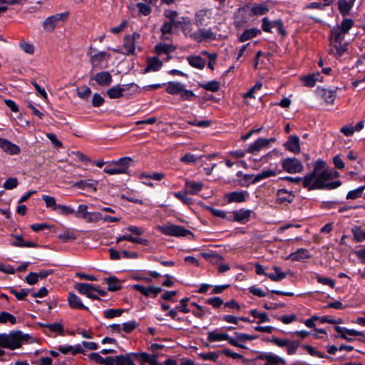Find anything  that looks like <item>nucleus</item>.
Here are the masks:
<instances>
[{"mask_svg": "<svg viewBox=\"0 0 365 365\" xmlns=\"http://www.w3.org/2000/svg\"><path fill=\"white\" fill-rule=\"evenodd\" d=\"M31 336L21 331H11L9 334H0V347L15 350L21 346L23 342H29Z\"/></svg>", "mask_w": 365, "mask_h": 365, "instance_id": "1", "label": "nucleus"}, {"mask_svg": "<svg viewBox=\"0 0 365 365\" xmlns=\"http://www.w3.org/2000/svg\"><path fill=\"white\" fill-rule=\"evenodd\" d=\"M342 182L339 180L330 182H324L319 178L317 176V173L311 172L306 175L302 181V186L307 188L308 190H331L336 189L341 186Z\"/></svg>", "mask_w": 365, "mask_h": 365, "instance_id": "2", "label": "nucleus"}, {"mask_svg": "<svg viewBox=\"0 0 365 365\" xmlns=\"http://www.w3.org/2000/svg\"><path fill=\"white\" fill-rule=\"evenodd\" d=\"M161 233L177 237H187L189 240H193L195 235L189 230L181 225L166 224L161 226Z\"/></svg>", "mask_w": 365, "mask_h": 365, "instance_id": "3", "label": "nucleus"}, {"mask_svg": "<svg viewBox=\"0 0 365 365\" xmlns=\"http://www.w3.org/2000/svg\"><path fill=\"white\" fill-rule=\"evenodd\" d=\"M163 15L169 21L164 22L161 26V40L164 38L165 34H170L172 31L173 27L178 28L182 24V21L177 20L178 13L176 11L165 9Z\"/></svg>", "mask_w": 365, "mask_h": 365, "instance_id": "4", "label": "nucleus"}, {"mask_svg": "<svg viewBox=\"0 0 365 365\" xmlns=\"http://www.w3.org/2000/svg\"><path fill=\"white\" fill-rule=\"evenodd\" d=\"M88 206L86 204H81L78 206L76 217L82 219L86 222H97L102 220L103 215L101 212H88Z\"/></svg>", "mask_w": 365, "mask_h": 365, "instance_id": "5", "label": "nucleus"}, {"mask_svg": "<svg viewBox=\"0 0 365 365\" xmlns=\"http://www.w3.org/2000/svg\"><path fill=\"white\" fill-rule=\"evenodd\" d=\"M226 340L228 343L234 346L247 349V346L241 343H238L237 340L230 336L227 333H217V331H212L207 334V341L210 342L220 341Z\"/></svg>", "mask_w": 365, "mask_h": 365, "instance_id": "6", "label": "nucleus"}, {"mask_svg": "<svg viewBox=\"0 0 365 365\" xmlns=\"http://www.w3.org/2000/svg\"><path fill=\"white\" fill-rule=\"evenodd\" d=\"M69 16V12L66 11L56 14L47 17L42 24L43 28L48 31H53L56 29L58 22L66 21Z\"/></svg>", "mask_w": 365, "mask_h": 365, "instance_id": "7", "label": "nucleus"}, {"mask_svg": "<svg viewBox=\"0 0 365 365\" xmlns=\"http://www.w3.org/2000/svg\"><path fill=\"white\" fill-rule=\"evenodd\" d=\"M276 28L278 33L282 36H286L287 32L284 27V24L282 19H276L274 21H269L267 17H264L262 19V29L264 32L272 33V29Z\"/></svg>", "mask_w": 365, "mask_h": 365, "instance_id": "8", "label": "nucleus"}, {"mask_svg": "<svg viewBox=\"0 0 365 365\" xmlns=\"http://www.w3.org/2000/svg\"><path fill=\"white\" fill-rule=\"evenodd\" d=\"M256 214L252 210L241 208L230 212V222H237L240 224H246L250 220L252 216L255 217Z\"/></svg>", "mask_w": 365, "mask_h": 365, "instance_id": "9", "label": "nucleus"}, {"mask_svg": "<svg viewBox=\"0 0 365 365\" xmlns=\"http://www.w3.org/2000/svg\"><path fill=\"white\" fill-rule=\"evenodd\" d=\"M283 170L289 173H301L303 170L302 163L296 158H287L281 162Z\"/></svg>", "mask_w": 365, "mask_h": 365, "instance_id": "10", "label": "nucleus"}, {"mask_svg": "<svg viewBox=\"0 0 365 365\" xmlns=\"http://www.w3.org/2000/svg\"><path fill=\"white\" fill-rule=\"evenodd\" d=\"M190 37L197 43L216 40V34L210 29H199L190 35Z\"/></svg>", "mask_w": 365, "mask_h": 365, "instance_id": "11", "label": "nucleus"}, {"mask_svg": "<svg viewBox=\"0 0 365 365\" xmlns=\"http://www.w3.org/2000/svg\"><path fill=\"white\" fill-rule=\"evenodd\" d=\"M295 197L293 191L287 190L285 188L279 189L276 193V203L279 205L292 203Z\"/></svg>", "mask_w": 365, "mask_h": 365, "instance_id": "12", "label": "nucleus"}, {"mask_svg": "<svg viewBox=\"0 0 365 365\" xmlns=\"http://www.w3.org/2000/svg\"><path fill=\"white\" fill-rule=\"evenodd\" d=\"M91 81H95L101 87L109 86L113 82L111 74L108 71H101L91 76Z\"/></svg>", "mask_w": 365, "mask_h": 365, "instance_id": "13", "label": "nucleus"}, {"mask_svg": "<svg viewBox=\"0 0 365 365\" xmlns=\"http://www.w3.org/2000/svg\"><path fill=\"white\" fill-rule=\"evenodd\" d=\"M336 91L337 88L330 90L322 87H317L316 89V93L327 103L333 104L336 96Z\"/></svg>", "mask_w": 365, "mask_h": 365, "instance_id": "14", "label": "nucleus"}, {"mask_svg": "<svg viewBox=\"0 0 365 365\" xmlns=\"http://www.w3.org/2000/svg\"><path fill=\"white\" fill-rule=\"evenodd\" d=\"M283 145L287 150L294 154L299 153L301 150L300 139L296 135H289L287 140L284 143Z\"/></svg>", "mask_w": 365, "mask_h": 365, "instance_id": "15", "label": "nucleus"}, {"mask_svg": "<svg viewBox=\"0 0 365 365\" xmlns=\"http://www.w3.org/2000/svg\"><path fill=\"white\" fill-rule=\"evenodd\" d=\"M140 35L138 34L134 33L133 35H126L123 39V48L125 49V53L123 54L125 55H131L134 54L135 46V38H139Z\"/></svg>", "mask_w": 365, "mask_h": 365, "instance_id": "16", "label": "nucleus"}, {"mask_svg": "<svg viewBox=\"0 0 365 365\" xmlns=\"http://www.w3.org/2000/svg\"><path fill=\"white\" fill-rule=\"evenodd\" d=\"M67 301L71 309L89 311V308L83 304L81 298L72 292L68 293Z\"/></svg>", "mask_w": 365, "mask_h": 365, "instance_id": "17", "label": "nucleus"}, {"mask_svg": "<svg viewBox=\"0 0 365 365\" xmlns=\"http://www.w3.org/2000/svg\"><path fill=\"white\" fill-rule=\"evenodd\" d=\"M247 192L245 190L233 191L225 194V197L228 203L243 202L247 200Z\"/></svg>", "mask_w": 365, "mask_h": 365, "instance_id": "18", "label": "nucleus"}, {"mask_svg": "<svg viewBox=\"0 0 365 365\" xmlns=\"http://www.w3.org/2000/svg\"><path fill=\"white\" fill-rule=\"evenodd\" d=\"M0 148L10 155H18L21 152L19 145L3 138H0Z\"/></svg>", "mask_w": 365, "mask_h": 365, "instance_id": "19", "label": "nucleus"}, {"mask_svg": "<svg viewBox=\"0 0 365 365\" xmlns=\"http://www.w3.org/2000/svg\"><path fill=\"white\" fill-rule=\"evenodd\" d=\"M310 258L311 255L308 250L305 248H299L296 252L291 253L287 259L293 262H302Z\"/></svg>", "mask_w": 365, "mask_h": 365, "instance_id": "20", "label": "nucleus"}, {"mask_svg": "<svg viewBox=\"0 0 365 365\" xmlns=\"http://www.w3.org/2000/svg\"><path fill=\"white\" fill-rule=\"evenodd\" d=\"M97 184H98L97 181H95L91 179H87V180H80L77 181L74 184V185L76 187L81 189V190L96 192L97 190V188H96Z\"/></svg>", "mask_w": 365, "mask_h": 365, "instance_id": "21", "label": "nucleus"}, {"mask_svg": "<svg viewBox=\"0 0 365 365\" xmlns=\"http://www.w3.org/2000/svg\"><path fill=\"white\" fill-rule=\"evenodd\" d=\"M128 88V85H116L106 91L107 96L110 99L119 98L123 96V92Z\"/></svg>", "mask_w": 365, "mask_h": 365, "instance_id": "22", "label": "nucleus"}, {"mask_svg": "<svg viewBox=\"0 0 365 365\" xmlns=\"http://www.w3.org/2000/svg\"><path fill=\"white\" fill-rule=\"evenodd\" d=\"M11 236L12 237H14L16 240V241L10 242V245L14 247H33V248H36L38 247V245L36 242H29V241L25 242L24 240V237L21 235L11 234Z\"/></svg>", "mask_w": 365, "mask_h": 365, "instance_id": "23", "label": "nucleus"}, {"mask_svg": "<svg viewBox=\"0 0 365 365\" xmlns=\"http://www.w3.org/2000/svg\"><path fill=\"white\" fill-rule=\"evenodd\" d=\"M203 187V183L187 180L185 182V190L190 195H197Z\"/></svg>", "mask_w": 365, "mask_h": 365, "instance_id": "24", "label": "nucleus"}, {"mask_svg": "<svg viewBox=\"0 0 365 365\" xmlns=\"http://www.w3.org/2000/svg\"><path fill=\"white\" fill-rule=\"evenodd\" d=\"M269 145V140L267 138H259L256 140L253 143H251L247 149V153H255L259 151L262 148H266Z\"/></svg>", "mask_w": 365, "mask_h": 365, "instance_id": "25", "label": "nucleus"}, {"mask_svg": "<svg viewBox=\"0 0 365 365\" xmlns=\"http://www.w3.org/2000/svg\"><path fill=\"white\" fill-rule=\"evenodd\" d=\"M110 57V53L106 51H100L96 54L91 56V63L92 65L93 68H102L101 62L106 58H109Z\"/></svg>", "mask_w": 365, "mask_h": 365, "instance_id": "26", "label": "nucleus"}, {"mask_svg": "<svg viewBox=\"0 0 365 365\" xmlns=\"http://www.w3.org/2000/svg\"><path fill=\"white\" fill-rule=\"evenodd\" d=\"M160 70V58L158 56L148 57L147 58V66L143 70V73H147L152 71Z\"/></svg>", "mask_w": 365, "mask_h": 365, "instance_id": "27", "label": "nucleus"}, {"mask_svg": "<svg viewBox=\"0 0 365 365\" xmlns=\"http://www.w3.org/2000/svg\"><path fill=\"white\" fill-rule=\"evenodd\" d=\"M133 356L143 363H150L158 358V354H148L147 352H131Z\"/></svg>", "mask_w": 365, "mask_h": 365, "instance_id": "28", "label": "nucleus"}, {"mask_svg": "<svg viewBox=\"0 0 365 365\" xmlns=\"http://www.w3.org/2000/svg\"><path fill=\"white\" fill-rule=\"evenodd\" d=\"M208 14H211V10L208 9H203L197 11L195 16V24L199 27L206 26L207 21L205 17Z\"/></svg>", "mask_w": 365, "mask_h": 365, "instance_id": "29", "label": "nucleus"}, {"mask_svg": "<svg viewBox=\"0 0 365 365\" xmlns=\"http://www.w3.org/2000/svg\"><path fill=\"white\" fill-rule=\"evenodd\" d=\"M185 85L178 81H170L166 86V91L171 95H180Z\"/></svg>", "mask_w": 365, "mask_h": 365, "instance_id": "30", "label": "nucleus"}, {"mask_svg": "<svg viewBox=\"0 0 365 365\" xmlns=\"http://www.w3.org/2000/svg\"><path fill=\"white\" fill-rule=\"evenodd\" d=\"M189 64L198 69H202L205 68L206 61L200 56H190L187 58Z\"/></svg>", "mask_w": 365, "mask_h": 365, "instance_id": "31", "label": "nucleus"}, {"mask_svg": "<svg viewBox=\"0 0 365 365\" xmlns=\"http://www.w3.org/2000/svg\"><path fill=\"white\" fill-rule=\"evenodd\" d=\"M260 34H261V31L257 28L246 29L239 36L238 39L240 42H245L246 41H248V40L258 36Z\"/></svg>", "mask_w": 365, "mask_h": 365, "instance_id": "32", "label": "nucleus"}, {"mask_svg": "<svg viewBox=\"0 0 365 365\" xmlns=\"http://www.w3.org/2000/svg\"><path fill=\"white\" fill-rule=\"evenodd\" d=\"M108 284V290L110 292H116L122 289L120 280L115 276L105 279Z\"/></svg>", "mask_w": 365, "mask_h": 365, "instance_id": "33", "label": "nucleus"}, {"mask_svg": "<svg viewBox=\"0 0 365 365\" xmlns=\"http://www.w3.org/2000/svg\"><path fill=\"white\" fill-rule=\"evenodd\" d=\"M74 289L77 290L79 294L86 295V297L95 289L94 284L89 283H76L74 286Z\"/></svg>", "mask_w": 365, "mask_h": 365, "instance_id": "34", "label": "nucleus"}, {"mask_svg": "<svg viewBox=\"0 0 365 365\" xmlns=\"http://www.w3.org/2000/svg\"><path fill=\"white\" fill-rule=\"evenodd\" d=\"M274 273L267 274V277L273 282H280L287 277V273L282 271L281 267L273 266Z\"/></svg>", "mask_w": 365, "mask_h": 365, "instance_id": "35", "label": "nucleus"}, {"mask_svg": "<svg viewBox=\"0 0 365 365\" xmlns=\"http://www.w3.org/2000/svg\"><path fill=\"white\" fill-rule=\"evenodd\" d=\"M205 209L208 210L213 216L220 217L221 219H225L230 222L231 217L230 212H226L224 210L214 208L211 206H206Z\"/></svg>", "mask_w": 365, "mask_h": 365, "instance_id": "36", "label": "nucleus"}, {"mask_svg": "<svg viewBox=\"0 0 365 365\" xmlns=\"http://www.w3.org/2000/svg\"><path fill=\"white\" fill-rule=\"evenodd\" d=\"M335 331L339 334V335H349L353 336H357L358 335H363V331H356L352 329H348L346 327H342L339 326L334 327Z\"/></svg>", "mask_w": 365, "mask_h": 365, "instance_id": "37", "label": "nucleus"}, {"mask_svg": "<svg viewBox=\"0 0 365 365\" xmlns=\"http://www.w3.org/2000/svg\"><path fill=\"white\" fill-rule=\"evenodd\" d=\"M351 232L356 242H362L365 240V230L361 226H354L351 229Z\"/></svg>", "mask_w": 365, "mask_h": 365, "instance_id": "38", "label": "nucleus"}, {"mask_svg": "<svg viewBox=\"0 0 365 365\" xmlns=\"http://www.w3.org/2000/svg\"><path fill=\"white\" fill-rule=\"evenodd\" d=\"M133 163L134 160L130 157H123L113 162L119 168H124L125 173H127L128 168L132 165Z\"/></svg>", "mask_w": 365, "mask_h": 365, "instance_id": "39", "label": "nucleus"}, {"mask_svg": "<svg viewBox=\"0 0 365 365\" xmlns=\"http://www.w3.org/2000/svg\"><path fill=\"white\" fill-rule=\"evenodd\" d=\"M200 88L211 92H217L220 88V83L218 81L213 80L206 83H201L199 84Z\"/></svg>", "mask_w": 365, "mask_h": 365, "instance_id": "40", "label": "nucleus"}, {"mask_svg": "<svg viewBox=\"0 0 365 365\" xmlns=\"http://www.w3.org/2000/svg\"><path fill=\"white\" fill-rule=\"evenodd\" d=\"M249 313L254 318L258 319L257 322L258 324L270 322V319L266 312L260 313L257 309H251Z\"/></svg>", "mask_w": 365, "mask_h": 365, "instance_id": "41", "label": "nucleus"}, {"mask_svg": "<svg viewBox=\"0 0 365 365\" xmlns=\"http://www.w3.org/2000/svg\"><path fill=\"white\" fill-rule=\"evenodd\" d=\"M343 34H344V32H342L339 29L334 28L331 31L329 40L334 41L335 44L341 45L344 40Z\"/></svg>", "mask_w": 365, "mask_h": 365, "instance_id": "42", "label": "nucleus"}, {"mask_svg": "<svg viewBox=\"0 0 365 365\" xmlns=\"http://www.w3.org/2000/svg\"><path fill=\"white\" fill-rule=\"evenodd\" d=\"M131 353L115 356V365H135L131 359Z\"/></svg>", "mask_w": 365, "mask_h": 365, "instance_id": "43", "label": "nucleus"}, {"mask_svg": "<svg viewBox=\"0 0 365 365\" xmlns=\"http://www.w3.org/2000/svg\"><path fill=\"white\" fill-rule=\"evenodd\" d=\"M365 190V185H361L359 187L348 192L346 199V200H356L363 197L364 191Z\"/></svg>", "mask_w": 365, "mask_h": 365, "instance_id": "44", "label": "nucleus"}, {"mask_svg": "<svg viewBox=\"0 0 365 365\" xmlns=\"http://www.w3.org/2000/svg\"><path fill=\"white\" fill-rule=\"evenodd\" d=\"M276 172L272 170H262L260 173L256 175L253 180H252V184H256L257 182L268 178L269 177L275 176Z\"/></svg>", "mask_w": 365, "mask_h": 365, "instance_id": "45", "label": "nucleus"}, {"mask_svg": "<svg viewBox=\"0 0 365 365\" xmlns=\"http://www.w3.org/2000/svg\"><path fill=\"white\" fill-rule=\"evenodd\" d=\"M314 279H315L318 283L322 284L323 285L329 286L332 289L334 288L336 284L335 280H334L333 279L323 277L322 275L318 273H314Z\"/></svg>", "mask_w": 365, "mask_h": 365, "instance_id": "46", "label": "nucleus"}, {"mask_svg": "<svg viewBox=\"0 0 365 365\" xmlns=\"http://www.w3.org/2000/svg\"><path fill=\"white\" fill-rule=\"evenodd\" d=\"M338 9L342 16H346L349 14L350 11L353 8L346 0H339L337 2Z\"/></svg>", "mask_w": 365, "mask_h": 365, "instance_id": "47", "label": "nucleus"}, {"mask_svg": "<svg viewBox=\"0 0 365 365\" xmlns=\"http://www.w3.org/2000/svg\"><path fill=\"white\" fill-rule=\"evenodd\" d=\"M9 292L14 294L18 300H25L26 296L30 293V289H21L20 292L17 291L14 287L8 288Z\"/></svg>", "mask_w": 365, "mask_h": 365, "instance_id": "48", "label": "nucleus"}, {"mask_svg": "<svg viewBox=\"0 0 365 365\" xmlns=\"http://www.w3.org/2000/svg\"><path fill=\"white\" fill-rule=\"evenodd\" d=\"M7 322L11 323V324H16L17 322L16 317L6 311H3L0 313V324H6Z\"/></svg>", "mask_w": 365, "mask_h": 365, "instance_id": "49", "label": "nucleus"}, {"mask_svg": "<svg viewBox=\"0 0 365 365\" xmlns=\"http://www.w3.org/2000/svg\"><path fill=\"white\" fill-rule=\"evenodd\" d=\"M301 79L304 83V85L309 88L314 87L317 81L322 82V79L314 78V76L312 73L302 76Z\"/></svg>", "mask_w": 365, "mask_h": 365, "instance_id": "50", "label": "nucleus"}, {"mask_svg": "<svg viewBox=\"0 0 365 365\" xmlns=\"http://www.w3.org/2000/svg\"><path fill=\"white\" fill-rule=\"evenodd\" d=\"M188 192L185 190L175 192V196L180 200L183 204L187 205H192L194 200L192 198L187 196Z\"/></svg>", "mask_w": 365, "mask_h": 365, "instance_id": "51", "label": "nucleus"}, {"mask_svg": "<svg viewBox=\"0 0 365 365\" xmlns=\"http://www.w3.org/2000/svg\"><path fill=\"white\" fill-rule=\"evenodd\" d=\"M41 199L45 202L47 208H50L53 211L57 210L58 204H56L54 197L43 195Z\"/></svg>", "mask_w": 365, "mask_h": 365, "instance_id": "52", "label": "nucleus"}, {"mask_svg": "<svg viewBox=\"0 0 365 365\" xmlns=\"http://www.w3.org/2000/svg\"><path fill=\"white\" fill-rule=\"evenodd\" d=\"M302 348L306 350L311 356H317L319 358H330L324 353L317 351L314 347L309 344L302 345Z\"/></svg>", "mask_w": 365, "mask_h": 365, "instance_id": "53", "label": "nucleus"}, {"mask_svg": "<svg viewBox=\"0 0 365 365\" xmlns=\"http://www.w3.org/2000/svg\"><path fill=\"white\" fill-rule=\"evenodd\" d=\"M103 172L109 175L123 174L125 173L124 168H119L115 163L113 165H107Z\"/></svg>", "mask_w": 365, "mask_h": 365, "instance_id": "54", "label": "nucleus"}, {"mask_svg": "<svg viewBox=\"0 0 365 365\" xmlns=\"http://www.w3.org/2000/svg\"><path fill=\"white\" fill-rule=\"evenodd\" d=\"M124 310L123 309H108L103 311V315L107 319L120 317Z\"/></svg>", "mask_w": 365, "mask_h": 365, "instance_id": "55", "label": "nucleus"}, {"mask_svg": "<svg viewBox=\"0 0 365 365\" xmlns=\"http://www.w3.org/2000/svg\"><path fill=\"white\" fill-rule=\"evenodd\" d=\"M354 22L351 19L345 18L341 23L339 29L344 34H347L354 26Z\"/></svg>", "mask_w": 365, "mask_h": 365, "instance_id": "56", "label": "nucleus"}, {"mask_svg": "<svg viewBox=\"0 0 365 365\" xmlns=\"http://www.w3.org/2000/svg\"><path fill=\"white\" fill-rule=\"evenodd\" d=\"M247 23V16L245 14H238L235 16V26L236 28H241Z\"/></svg>", "mask_w": 365, "mask_h": 365, "instance_id": "57", "label": "nucleus"}, {"mask_svg": "<svg viewBox=\"0 0 365 365\" xmlns=\"http://www.w3.org/2000/svg\"><path fill=\"white\" fill-rule=\"evenodd\" d=\"M138 324L135 320H131L126 322H124L122 324V329L127 334L131 333L134 329H135L138 327Z\"/></svg>", "mask_w": 365, "mask_h": 365, "instance_id": "58", "label": "nucleus"}, {"mask_svg": "<svg viewBox=\"0 0 365 365\" xmlns=\"http://www.w3.org/2000/svg\"><path fill=\"white\" fill-rule=\"evenodd\" d=\"M299 346H300L299 341L289 340L288 345L286 346L287 354H289V355L295 354L297 351V349Z\"/></svg>", "mask_w": 365, "mask_h": 365, "instance_id": "59", "label": "nucleus"}, {"mask_svg": "<svg viewBox=\"0 0 365 365\" xmlns=\"http://www.w3.org/2000/svg\"><path fill=\"white\" fill-rule=\"evenodd\" d=\"M190 299L189 297H184L180 301V304L176 305V309L179 312L182 313H189L190 309L187 308V303L190 302Z\"/></svg>", "mask_w": 365, "mask_h": 365, "instance_id": "60", "label": "nucleus"}, {"mask_svg": "<svg viewBox=\"0 0 365 365\" xmlns=\"http://www.w3.org/2000/svg\"><path fill=\"white\" fill-rule=\"evenodd\" d=\"M220 354H221L220 351L218 352L210 351L208 353H200L199 356L204 360L217 361Z\"/></svg>", "mask_w": 365, "mask_h": 365, "instance_id": "61", "label": "nucleus"}, {"mask_svg": "<svg viewBox=\"0 0 365 365\" xmlns=\"http://www.w3.org/2000/svg\"><path fill=\"white\" fill-rule=\"evenodd\" d=\"M18 185L19 182L16 178H9L4 181L3 187L6 190H12L16 187Z\"/></svg>", "mask_w": 365, "mask_h": 365, "instance_id": "62", "label": "nucleus"}, {"mask_svg": "<svg viewBox=\"0 0 365 365\" xmlns=\"http://www.w3.org/2000/svg\"><path fill=\"white\" fill-rule=\"evenodd\" d=\"M268 11V8L263 4L256 5L252 8V14L256 16L266 14Z\"/></svg>", "mask_w": 365, "mask_h": 365, "instance_id": "63", "label": "nucleus"}, {"mask_svg": "<svg viewBox=\"0 0 365 365\" xmlns=\"http://www.w3.org/2000/svg\"><path fill=\"white\" fill-rule=\"evenodd\" d=\"M180 96L182 101H191L195 98V94L193 93L192 91L187 90L185 89V88H183V91H182V92L180 93Z\"/></svg>", "mask_w": 365, "mask_h": 365, "instance_id": "64", "label": "nucleus"}]
</instances>
